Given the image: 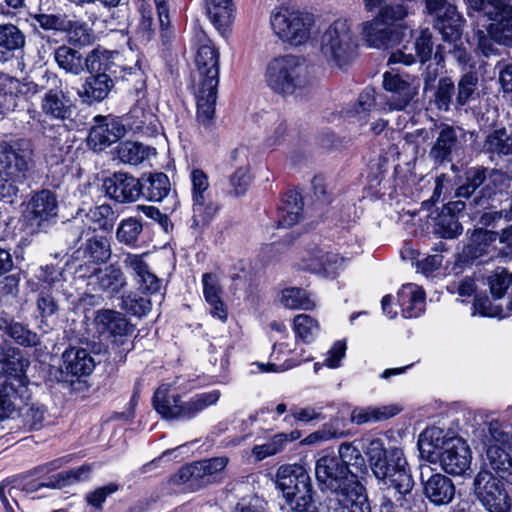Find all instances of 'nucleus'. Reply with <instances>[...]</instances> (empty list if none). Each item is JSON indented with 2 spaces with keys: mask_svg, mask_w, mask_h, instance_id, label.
I'll list each match as a JSON object with an SVG mask.
<instances>
[{
  "mask_svg": "<svg viewBox=\"0 0 512 512\" xmlns=\"http://www.w3.org/2000/svg\"><path fill=\"white\" fill-rule=\"evenodd\" d=\"M384 476H376L383 480L388 489H393L399 507L412 511L409 501L413 499L414 480L402 449L390 448V463L384 468Z\"/></svg>",
  "mask_w": 512,
  "mask_h": 512,
  "instance_id": "nucleus-12",
  "label": "nucleus"
},
{
  "mask_svg": "<svg viewBox=\"0 0 512 512\" xmlns=\"http://www.w3.org/2000/svg\"><path fill=\"white\" fill-rule=\"evenodd\" d=\"M83 258L90 263H105L111 257V247L108 239L103 236L89 238L81 247Z\"/></svg>",
  "mask_w": 512,
  "mask_h": 512,
  "instance_id": "nucleus-42",
  "label": "nucleus"
},
{
  "mask_svg": "<svg viewBox=\"0 0 512 512\" xmlns=\"http://www.w3.org/2000/svg\"><path fill=\"white\" fill-rule=\"evenodd\" d=\"M58 202L54 193L41 190L35 193L27 205L26 218L34 232L46 231L56 220Z\"/></svg>",
  "mask_w": 512,
  "mask_h": 512,
  "instance_id": "nucleus-18",
  "label": "nucleus"
},
{
  "mask_svg": "<svg viewBox=\"0 0 512 512\" xmlns=\"http://www.w3.org/2000/svg\"><path fill=\"white\" fill-rule=\"evenodd\" d=\"M25 45L24 33L14 24L0 25V62L7 61L15 50Z\"/></svg>",
  "mask_w": 512,
  "mask_h": 512,
  "instance_id": "nucleus-38",
  "label": "nucleus"
},
{
  "mask_svg": "<svg viewBox=\"0 0 512 512\" xmlns=\"http://www.w3.org/2000/svg\"><path fill=\"white\" fill-rule=\"evenodd\" d=\"M509 446L489 444L486 448L484 464L500 478L512 484V456L506 450Z\"/></svg>",
  "mask_w": 512,
  "mask_h": 512,
  "instance_id": "nucleus-30",
  "label": "nucleus"
},
{
  "mask_svg": "<svg viewBox=\"0 0 512 512\" xmlns=\"http://www.w3.org/2000/svg\"><path fill=\"white\" fill-rule=\"evenodd\" d=\"M106 193L119 203L133 202L142 193L140 181L126 173H115L104 182Z\"/></svg>",
  "mask_w": 512,
  "mask_h": 512,
  "instance_id": "nucleus-23",
  "label": "nucleus"
},
{
  "mask_svg": "<svg viewBox=\"0 0 512 512\" xmlns=\"http://www.w3.org/2000/svg\"><path fill=\"white\" fill-rule=\"evenodd\" d=\"M462 230L457 216L445 212H441L435 223V233L442 238H455L462 233Z\"/></svg>",
  "mask_w": 512,
  "mask_h": 512,
  "instance_id": "nucleus-59",
  "label": "nucleus"
},
{
  "mask_svg": "<svg viewBox=\"0 0 512 512\" xmlns=\"http://www.w3.org/2000/svg\"><path fill=\"white\" fill-rule=\"evenodd\" d=\"M483 149L491 154H512V135L505 128L494 130L487 135Z\"/></svg>",
  "mask_w": 512,
  "mask_h": 512,
  "instance_id": "nucleus-51",
  "label": "nucleus"
},
{
  "mask_svg": "<svg viewBox=\"0 0 512 512\" xmlns=\"http://www.w3.org/2000/svg\"><path fill=\"white\" fill-rule=\"evenodd\" d=\"M83 215L94 225V230L111 231L118 219V214L108 204L92 207L89 211H84Z\"/></svg>",
  "mask_w": 512,
  "mask_h": 512,
  "instance_id": "nucleus-47",
  "label": "nucleus"
},
{
  "mask_svg": "<svg viewBox=\"0 0 512 512\" xmlns=\"http://www.w3.org/2000/svg\"><path fill=\"white\" fill-rule=\"evenodd\" d=\"M46 89L40 100L41 114L57 121L71 120L75 105L68 92L62 87L61 79L53 73L45 72Z\"/></svg>",
  "mask_w": 512,
  "mask_h": 512,
  "instance_id": "nucleus-15",
  "label": "nucleus"
},
{
  "mask_svg": "<svg viewBox=\"0 0 512 512\" xmlns=\"http://www.w3.org/2000/svg\"><path fill=\"white\" fill-rule=\"evenodd\" d=\"M203 293L206 302L211 306V314L221 321L227 319V310L221 299V287L216 275L205 273L202 277Z\"/></svg>",
  "mask_w": 512,
  "mask_h": 512,
  "instance_id": "nucleus-34",
  "label": "nucleus"
},
{
  "mask_svg": "<svg viewBox=\"0 0 512 512\" xmlns=\"http://www.w3.org/2000/svg\"><path fill=\"white\" fill-rule=\"evenodd\" d=\"M432 33L429 29L421 30L419 36L415 39L413 49L415 53L408 52V48L399 50L391 54L389 62L403 63L407 66L419 61L424 64L430 60L433 53Z\"/></svg>",
  "mask_w": 512,
  "mask_h": 512,
  "instance_id": "nucleus-25",
  "label": "nucleus"
},
{
  "mask_svg": "<svg viewBox=\"0 0 512 512\" xmlns=\"http://www.w3.org/2000/svg\"><path fill=\"white\" fill-rule=\"evenodd\" d=\"M425 8L435 21H459L461 18L456 6L448 0H425Z\"/></svg>",
  "mask_w": 512,
  "mask_h": 512,
  "instance_id": "nucleus-53",
  "label": "nucleus"
},
{
  "mask_svg": "<svg viewBox=\"0 0 512 512\" xmlns=\"http://www.w3.org/2000/svg\"><path fill=\"white\" fill-rule=\"evenodd\" d=\"M16 408L19 410L18 416L24 428L28 430H39L44 426L46 409L43 405L31 402L24 403L20 406L18 403Z\"/></svg>",
  "mask_w": 512,
  "mask_h": 512,
  "instance_id": "nucleus-45",
  "label": "nucleus"
},
{
  "mask_svg": "<svg viewBox=\"0 0 512 512\" xmlns=\"http://www.w3.org/2000/svg\"><path fill=\"white\" fill-rule=\"evenodd\" d=\"M0 329L21 346L32 347L39 344L38 335L20 322L0 318Z\"/></svg>",
  "mask_w": 512,
  "mask_h": 512,
  "instance_id": "nucleus-40",
  "label": "nucleus"
},
{
  "mask_svg": "<svg viewBox=\"0 0 512 512\" xmlns=\"http://www.w3.org/2000/svg\"><path fill=\"white\" fill-rule=\"evenodd\" d=\"M26 388L16 386L8 382L4 377L0 378V417H9L22 400Z\"/></svg>",
  "mask_w": 512,
  "mask_h": 512,
  "instance_id": "nucleus-41",
  "label": "nucleus"
},
{
  "mask_svg": "<svg viewBox=\"0 0 512 512\" xmlns=\"http://www.w3.org/2000/svg\"><path fill=\"white\" fill-rule=\"evenodd\" d=\"M195 62L200 75L197 120L205 128H209L214 120L217 100L219 52L211 44H203L198 49Z\"/></svg>",
  "mask_w": 512,
  "mask_h": 512,
  "instance_id": "nucleus-3",
  "label": "nucleus"
},
{
  "mask_svg": "<svg viewBox=\"0 0 512 512\" xmlns=\"http://www.w3.org/2000/svg\"><path fill=\"white\" fill-rule=\"evenodd\" d=\"M34 166V147L27 139L0 142V199H11Z\"/></svg>",
  "mask_w": 512,
  "mask_h": 512,
  "instance_id": "nucleus-1",
  "label": "nucleus"
},
{
  "mask_svg": "<svg viewBox=\"0 0 512 512\" xmlns=\"http://www.w3.org/2000/svg\"><path fill=\"white\" fill-rule=\"evenodd\" d=\"M383 87L391 95L387 99L390 110H403L418 95L419 82L415 77L402 76L400 74L385 72L383 75Z\"/></svg>",
  "mask_w": 512,
  "mask_h": 512,
  "instance_id": "nucleus-20",
  "label": "nucleus"
},
{
  "mask_svg": "<svg viewBox=\"0 0 512 512\" xmlns=\"http://www.w3.org/2000/svg\"><path fill=\"white\" fill-rule=\"evenodd\" d=\"M455 94V85L450 77H442L438 81V85L433 94L431 102L440 111H448Z\"/></svg>",
  "mask_w": 512,
  "mask_h": 512,
  "instance_id": "nucleus-55",
  "label": "nucleus"
},
{
  "mask_svg": "<svg viewBox=\"0 0 512 512\" xmlns=\"http://www.w3.org/2000/svg\"><path fill=\"white\" fill-rule=\"evenodd\" d=\"M84 209H79L76 217L63 224L62 233L66 237L68 245L75 246L83 237L86 229L83 223Z\"/></svg>",
  "mask_w": 512,
  "mask_h": 512,
  "instance_id": "nucleus-62",
  "label": "nucleus"
},
{
  "mask_svg": "<svg viewBox=\"0 0 512 512\" xmlns=\"http://www.w3.org/2000/svg\"><path fill=\"white\" fill-rule=\"evenodd\" d=\"M220 398L218 390L199 393L187 401L178 394H170L169 385L160 386L153 398L156 411L165 419L189 420L206 408L214 405Z\"/></svg>",
  "mask_w": 512,
  "mask_h": 512,
  "instance_id": "nucleus-6",
  "label": "nucleus"
},
{
  "mask_svg": "<svg viewBox=\"0 0 512 512\" xmlns=\"http://www.w3.org/2000/svg\"><path fill=\"white\" fill-rule=\"evenodd\" d=\"M398 302L405 318L419 317L425 309V292L417 284H404L398 292Z\"/></svg>",
  "mask_w": 512,
  "mask_h": 512,
  "instance_id": "nucleus-29",
  "label": "nucleus"
},
{
  "mask_svg": "<svg viewBox=\"0 0 512 512\" xmlns=\"http://www.w3.org/2000/svg\"><path fill=\"white\" fill-rule=\"evenodd\" d=\"M315 475L321 490L331 491L330 497L347 495L350 490L357 493L363 486L357 478L347 473L341 463L331 455L322 456L317 460Z\"/></svg>",
  "mask_w": 512,
  "mask_h": 512,
  "instance_id": "nucleus-13",
  "label": "nucleus"
},
{
  "mask_svg": "<svg viewBox=\"0 0 512 512\" xmlns=\"http://www.w3.org/2000/svg\"><path fill=\"white\" fill-rule=\"evenodd\" d=\"M94 324L97 331L111 338V348L115 353L114 359L124 362L127 354L133 349L131 336L133 325L119 311L113 309H100L96 312Z\"/></svg>",
  "mask_w": 512,
  "mask_h": 512,
  "instance_id": "nucleus-10",
  "label": "nucleus"
},
{
  "mask_svg": "<svg viewBox=\"0 0 512 512\" xmlns=\"http://www.w3.org/2000/svg\"><path fill=\"white\" fill-rule=\"evenodd\" d=\"M303 210L302 198L296 190L288 191L279 209V225L290 227L299 222Z\"/></svg>",
  "mask_w": 512,
  "mask_h": 512,
  "instance_id": "nucleus-39",
  "label": "nucleus"
},
{
  "mask_svg": "<svg viewBox=\"0 0 512 512\" xmlns=\"http://www.w3.org/2000/svg\"><path fill=\"white\" fill-rule=\"evenodd\" d=\"M62 371L73 376H83L90 374L95 362L86 349L70 348L62 355Z\"/></svg>",
  "mask_w": 512,
  "mask_h": 512,
  "instance_id": "nucleus-32",
  "label": "nucleus"
},
{
  "mask_svg": "<svg viewBox=\"0 0 512 512\" xmlns=\"http://www.w3.org/2000/svg\"><path fill=\"white\" fill-rule=\"evenodd\" d=\"M407 15L408 10L403 4H394L382 7L377 18L382 24L392 27L400 33L404 32L405 36L412 32V29L408 25L401 23Z\"/></svg>",
  "mask_w": 512,
  "mask_h": 512,
  "instance_id": "nucleus-43",
  "label": "nucleus"
},
{
  "mask_svg": "<svg viewBox=\"0 0 512 512\" xmlns=\"http://www.w3.org/2000/svg\"><path fill=\"white\" fill-rule=\"evenodd\" d=\"M421 481L425 496L435 505H444L452 501L455 487L452 481L439 473H432L429 465L421 466Z\"/></svg>",
  "mask_w": 512,
  "mask_h": 512,
  "instance_id": "nucleus-22",
  "label": "nucleus"
},
{
  "mask_svg": "<svg viewBox=\"0 0 512 512\" xmlns=\"http://www.w3.org/2000/svg\"><path fill=\"white\" fill-rule=\"evenodd\" d=\"M366 454L375 476H384L385 467L390 463V449L386 450L381 439H373L367 446Z\"/></svg>",
  "mask_w": 512,
  "mask_h": 512,
  "instance_id": "nucleus-48",
  "label": "nucleus"
},
{
  "mask_svg": "<svg viewBox=\"0 0 512 512\" xmlns=\"http://www.w3.org/2000/svg\"><path fill=\"white\" fill-rule=\"evenodd\" d=\"M420 454L430 463H440L442 469L452 475H462L471 464L469 446L461 438H450L441 447L434 446L426 437L418 440Z\"/></svg>",
  "mask_w": 512,
  "mask_h": 512,
  "instance_id": "nucleus-8",
  "label": "nucleus"
},
{
  "mask_svg": "<svg viewBox=\"0 0 512 512\" xmlns=\"http://www.w3.org/2000/svg\"><path fill=\"white\" fill-rule=\"evenodd\" d=\"M33 20L46 31L64 32L69 27V19L65 14L38 13Z\"/></svg>",
  "mask_w": 512,
  "mask_h": 512,
  "instance_id": "nucleus-60",
  "label": "nucleus"
},
{
  "mask_svg": "<svg viewBox=\"0 0 512 512\" xmlns=\"http://www.w3.org/2000/svg\"><path fill=\"white\" fill-rule=\"evenodd\" d=\"M498 232L476 229L471 235L470 242L463 249V256L467 260H475L489 255L495 249Z\"/></svg>",
  "mask_w": 512,
  "mask_h": 512,
  "instance_id": "nucleus-31",
  "label": "nucleus"
},
{
  "mask_svg": "<svg viewBox=\"0 0 512 512\" xmlns=\"http://www.w3.org/2000/svg\"><path fill=\"white\" fill-rule=\"evenodd\" d=\"M28 366L29 360L20 349L8 344L0 347V378L4 377L8 382L26 388L25 372Z\"/></svg>",
  "mask_w": 512,
  "mask_h": 512,
  "instance_id": "nucleus-21",
  "label": "nucleus"
},
{
  "mask_svg": "<svg viewBox=\"0 0 512 512\" xmlns=\"http://www.w3.org/2000/svg\"><path fill=\"white\" fill-rule=\"evenodd\" d=\"M170 192V181L164 173L151 174L145 184H142V193L150 201H161Z\"/></svg>",
  "mask_w": 512,
  "mask_h": 512,
  "instance_id": "nucleus-50",
  "label": "nucleus"
},
{
  "mask_svg": "<svg viewBox=\"0 0 512 512\" xmlns=\"http://www.w3.org/2000/svg\"><path fill=\"white\" fill-rule=\"evenodd\" d=\"M293 328L296 336L306 343L311 342L319 332L318 322L307 314L295 316Z\"/></svg>",
  "mask_w": 512,
  "mask_h": 512,
  "instance_id": "nucleus-57",
  "label": "nucleus"
},
{
  "mask_svg": "<svg viewBox=\"0 0 512 512\" xmlns=\"http://www.w3.org/2000/svg\"><path fill=\"white\" fill-rule=\"evenodd\" d=\"M69 27H67L68 40L70 43L85 47L92 44L95 40L93 31L87 26L86 23L69 20Z\"/></svg>",
  "mask_w": 512,
  "mask_h": 512,
  "instance_id": "nucleus-58",
  "label": "nucleus"
},
{
  "mask_svg": "<svg viewBox=\"0 0 512 512\" xmlns=\"http://www.w3.org/2000/svg\"><path fill=\"white\" fill-rule=\"evenodd\" d=\"M267 85L281 95H292L311 84L309 66L303 57L286 54L273 58L266 67Z\"/></svg>",
  "mask_w": 512,
  "mask_h": 512,
  "instance_id": "nucleus-4",
  "label": "nucleus"
},
{
  "mask_svg": "<svg viewBox=\"0 0 512 512\" xmlns=\"http://www.w3.org/2000/svg\"><path fill=\"white\" fill-rule=\"evenodd\" d=\"M298 437V432H292L290 434L278 433L268 442L254 446L252 455L258 461L264 460L267 457L274 456L283 451L289 441L296 440Z\"/></svg>",
  "mask_w": 512,
  "mask_h": 512,
  "instance_id": "nucleus-44",
  "label": "nucleus"
},
{
  "mask_svg": "<svg viewBox=\"0 0 512 512\" xmlns=\"http://www.w3.org/2000/svg\"><path fill=\"white\" fill-rule=\"evenodd\" d=\"M358 37L352 22L345 18L333 21L323 32L320 49L324 57L342 67L349 64L356 55Z\"/></svg>",
  "mask_w": 512,
  "mask_h": 512,
  "instance_id": "nucleus-7",
  "label": "nucleus"
},
{
  "mask_svg": "<svg viewBox=\"0 0 512 512\" xmlns=\"http://www.w3.org/2000/svg\"><path fill=\"white\" fill-rule=\"evenodd\" d=\"M89 279V284L97 285L99 291L111 297L119 294L127 285L126 276L122 269L115 264L96 269Z\"/></svg>",
  "mask_w": 512,
  "mask_h": 512,
  "instance_id": "nucleus-26",
  "label": "nucleus"
},
{
  "mask_svg": "<svg viewBox=\"0 0 512 512\" xmlns=\"http://www.w3.org/2000/svg\"><path fill=\"white\" fill-rule=\"evenodd\" d=\"M478 85V77L473 72L461 76L457 85L456 102L459 106L466 105L474 94Z\"/></svg>",
  "mask_w": 512,
  "mask_h": 512,
  "instance_id": "nucleus-61",
  "label": "nucleus"
},
{
  "mask_svg": "<svg viewBox=\"0 0 512 512\" xmlns=\"http://www.w3.org/2000/svg\"><path fill=\"white\" fill-rule=\"evenodd\" d=\"M361 35L370 47L381 49L399 43L404 37V32L400 33L376 18L361 24Z\"/></svg>",
  "mask_w": 512,
  "mask_h": 512,
  "instance_id": "nucleus-24",
  "label": "nucleus"
},
{
  "mask_svg": "<svg viewBox=\"0 0 512 512\" xmlns=\"http://www.w3.org/2000/svg\"><path fill=\"white\" fill-rule=\"evenodd\" d=\"M326 506L328 512H371L364 486L357 493L350 490L347 495L328 497Z\"/></svg>",
  "mask_w": 512,
  "mask_h": 512,
  "instance_id": "nucleus-28",
  "label": "nucleus"
},
{
  "mask_svg": "<svg viewBox=\"0 0 512 512\" xmlns=\"http://www.w3.org/2000/svg\"><path fill=\"white\" fill-rule=\"evenodd\" d=\"M347 473L359 480V474L366 471L365 459L353 443L344 442L338 448V455H333Z\"/></svg>",
  "mask_w": 512,
  "mask_h": 512,
  "instance_id": "nucleus-37",
  "label": "nucleus"
},
{
  "mask_svg": "<svg viewBox=\"0 0 512 512\" xmlns=\"http://www.w3.org/2000/svg\"><path fill=\"white\" fill-rule=\"evenodd\" d=\"M280 303L288 309L311 310L315 307L314 300L310 294L299 287H289L281 291L279 297Z\"/></svg>",
  "mask_w": 512,
  "mask_h": 512,
  "instance_id": "nucleus-46",
  "label": "nucleus"
},
{
  "mask_svg": "<svg viewBox=\"0 0 512 512\" xmlns=\"http://www.w3.org/2000/svg\"><path fill=\"white\" fill-rule=\"evenodd\" d=\"M229 459L225 456L196 461L182 467L173 477L175 484L187 483L196 490L218 482L219 474L226 468Z\"/></svg>",
  "mask_w": 512,
  "mask_h": 512,
  "instance_id": "nucleus-16",
  "label": "nucleus"
},
{
  "mask_svg": "<svg viewBox=\"0 0 512 512\" xmlns=\"http://www.w3.org/2000/svg\"><path fill=\"white\" fill-rule=\"evenodd\" d=\"M474 492L489 512H508L511 500L503 484L489 470H481L474 479Z\"/></svg>",
  "mask_w": 512,
  "mask_h": 512,
  "instance_id": "nucleus-17",
  "label": "nucleus"
},
{
  "mask_svg": "<svg viewBox=\"0 0 512 512\" xmlns=\"http://www.w3.org/2000/svg\"><path fill=\"white\" fill-rule=\"evenodd\" d=\"M117 155L121 162L129 165L142 163L149 155V148L138 142L120 143L117 148Z\"/></svg>",
  "mask_w": 512,
  "mask_h": 512,
  "instance_id": "nucleus-52",
  "label": "nucleus"
},
{
  "mask_svg": "<svg viewBox=\"0 0 512 512\" xmlns=\"http://www.w3.org/2000/svg\"><path fill=\"white\" fill-rule=\"evenodd\" d=\"M124 134L125 127L120 122L116 120L104 122V119H100V123L90 129L88 143L93 150L101 151L116 142Z\"/></svg>",
  "mask_w": 512,
  "mask_h": 512,
  "instance_id": "nucleus-27",
  "label": "nucleus"
},
{
  "mask_svg": "<svg viewBox=\"0 0 512 512\" xmlns=\"http://www.w3.org/2000/svg\"><path fill=\"white\" fill-rule=\"evenodd\" d=\"M401 411L398 405H383L380 407H358L351 412V421L357 425H364L387 420Z\"/></svg>",
  "mask_w": 512,
  "mask_h": 512,
  "instance_id": "nucleus-36",
  "label": "nucleus"
},
{
  "mask_svg": "<svg viewBox=\"0 0 512 512\" xmlns=\"http://www.w3.org/2000/svg\"><path fill=\"white\" fill-rule=\"evenodd\" d=\"M54 59L60 69L73 76H79L87 69L86 57L67 45L55 49Z\"/></svg>",
  "mask_w": 512,
  "mask_h": 512,
  "instance_id": "nucleus-35",
  "label": "nucleus"
},
{
  "mask_svg": "<svg viewBox=\"0 0 512 512\" xmlns=\"http://www.w3.org/2000/svg\"><path fill=\"white\" fill-rule=\"evenodd\" d=\"M121 308L134 316L142 317L150 311L151 302L148 298L130 293L122 297Z\"/></svg>",
  "mask_w": 512,
  "mask_h": 512,
  "instance_id": "nucleus-63",
  "label": "nucleus"
},
{
  "mask_svg": "<svg viewBox=\"0 0 512 512\" xmlns=\"http://www.w3.org/2000/svg\"><path fill=\"white\" fill-rule=\"evenodd\" d=\"M487 169L471 168L466 172L465 182L455 192L457 198H469L486 180Z\"/></svg>",
  "mask_w": 512,
  "mask_h": 512,
  "instance_id": "nucleus-54",
  "label": "nucleus"
},
{
  "mask_svg": "<svg viewBox=\"0 0 512 512\" xmlns=\"http://www.w3.org/2000/svg\"><path fill=\"white\" fill-rule=\"evenodd\" d=\"M143 230L141 222L136 218H127L119 224L116 231V238L120 243L134 246Z\"/></svg>",
  "mask_w": 512,
  "mask_h": 512,
  "instance_id": "nucleus-56",
  "label": "nucleus"
},
{
  "mask_svg": "<svg viewBox=\"0 0 512 512\" xmlns=\"http://www.w3.org/2000/svg\"><path fill=\"white\" fill-rule=\"evenodd\" d=\"M277 489L293 512H318L307 470L299 464L281 465L275 475Z\"/></svg>",
  "mask_w": 512,
  "mask_h": 512,
  "instance_id": "nucleus-5",
  "label": "nucleus"
},
{
  "mask_svg": "<svg viewBox=\"0 0 512 512\" xmlns=\"http://www.w3.org/2000/svg\"><path fill=\"white\" fill-rule=\"evenodd\" d=\"M468 13L482 14L492 21L490 32L496 40L512 46V4L510 0H467Z\"/></svg>",
  "mask_w": 512,
  "mask_h": 512,
  "instance_id": "nucleus-11",
  "label": "nucleus"
},
{
  "mask_svg": "<svg viewBox=\"0 0 512 512\" xmlns=\"http://www.w3.org/2000/svg\"><path fill=\"white\" fill-rule=\"evenodd\" d=\"M436 139L429 151L430 159L437 165L452 162L462 150L464 133L461 128L445 123L435 124Z\"/></svg>",
  "mask_w": 512,
  "mask_h": 512,
  "instance_id": "nucleus-19",
  "label": "nucleus"
},
{
  "mask_svg": "<svg viewBox=\"0 0 512 512\" xmlns=\"http://www.w3.org/2000/svg\"><path fill=\"white\" fill-rule=\"evenodd\" d=\"M342 266L343 258L335 253L322 251L321 258L318 256L316 262L300 265V270L323 274L328 277L334 275Z\"/></svg>",
  "mask_w": 512,
  "mask_h": 512,
  "instance_id": "nucleus-49",
  "label": "nucleus"
},
{
  "mask_svg": "<svg viewBox=\"0 0 512 512\" xmlns=\"http://www.w3.org/2000/svg\"><path fill=\"white\" fill-rule=\"evenodd\" d=\"M207 15L215 28L224 34L234 19L232 0H205Z\"/></svg>",
  "mask_w": 512,
  "mask_h": 512,
  "instance_id": "nucleus-33",
  "label": "nucleus"
},
{
  "mask_svg": "<svg viewBox=\"0 0 512 512\" xmlns=\"http://www.w3.org/2000/svg\"><path fill=\"white\" fill-rule=\"evenodd\" d=\"M270 26L274 35L283 43L300 46L310 39L314 18L304 11L280 7L271 12Z\"/></svg>",
  "mask_w": 512,
  "mask_h": 512,
  "instance_id": "nucleus-9",
  "label": "nucleus"
},
{
  "mask_svg": "<svg viewBox=\"0 0 512 512\" xmlns=\"http://www.w3.org/2000/svg\"><path fill=\"white\" fill-rule=\"evenodd\" d=\"M192 184V218L190 228L200 232L217 214L219 207L208 194L209 181L207 175L200 169L190 173Z\"/></svg>",
  "mask_w": 512,
  "mask_h": 512,
  "instance_id": "nucleus-14",
  "label": "nucleus"
},
{
  "mask_svg": "<svg viewBox=\"0 0 512 512\" xmlns=\"http://www.w3.org/2000/svg\"><path fill=\"white\" fill-rule=\"evenodd\" d=\"M86 71L89 73L77 90L82 103L91 105L106 99L117 79L114 53L97 47L86 55Z\"/></svg>",
  "mask_w": 512,
  "mask_h": 512,
  "instance_id": "nucleus-2",
  "label": "nucleus"
},
{
  "mask_svg": "<svg viewBox=\"0 0 512 512\" xmlns=\"http://www.w3.org/2000/svg\"><path fill=\"white\" fill-rule=\"evenodd\" d=\"M512 284V273L506 269H497L489 277L490 291L495 298H502Z\"/></svg>",
  "mask_w": 512,
  "mask_h": 512,
  "instance_id": "nucleus-64",
  "label": "nucleus"
}]
</instances>
